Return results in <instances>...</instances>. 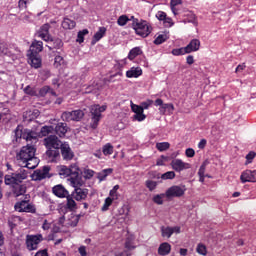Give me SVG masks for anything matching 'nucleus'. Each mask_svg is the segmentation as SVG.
Listing matches in <instances>:
<instances>
[{
    "label": "nucleus",
    "mask_w": 256,
    "mask_h": 256,
    "mask_svg": "<svg viewBox=\"0 0 256 256\" xmlns=\"http://www.w3.org/2000/svg\"><path fill=\"white\" fill-rule=\"evenodd\" d=\"M68 181H70V185L74 187V189L81 188L83 185H85V181H83L81 174L77 176H70Z\"/></svg>",
    "instance_id": "obj_17"
},
{
    "label": "nucleus",
    "mask_w": 256,
    "mask_h": 256,
    "mask_svg": "<svg viewBox=\"0 0 256 256\" xmlns=\"http://www.w3.org/2000/svg\"><path fill=\"white\" fill-rule=\"evenodd\" d=\"M173 233H176V235H179V233H181V227H179V226H175V227L162 226L161 227L162 237H166L167 239H170V237H171V235H173Z\"/></svg>",
    "instance_id": "obj_13"
},
{
    "label": "nucleus",
    "mask_w": 256,
    "mask_h": 256,
    "mask_svg": "<svg viewBox=\"0 0 256 256\" xmlns=\"http://www.w3.org/2000/svg\"><path fill=\"white\" fill-rule=\"evenodd\" d=\"M85 117V112L83 110H73L71 112L66 111L61 115L62 121L70 122V121H81L82 118Z\"/></svg>",
    "instance_id": "obj_5"
},
{
    "label": "nucleus",
    "mask_w": 256,
    "mask_h": 256,
    "mask_svg": "<svg viewBox=\"0 0 256 256\" xmlns=\"http://www.w3.org/2000/svg\"><path fill=\"white\" fill-rule=\"evenodd\" d=\"M76 25L77 23L69 18H64V20L62 21L63 29H75Z\"/></svg>",
    "instance_id": "obj_30"
},
{
    "label": "nucleus",
    "mask_w": 256,
    "mask_h": 256,
    "mask_svg": "<svg viewBox=\"0 0 256 256\" xmlns=\"http://www.w3.org/2000/svg\"><path fill=\"white\" fill-rule=\"evenodd\" d=\"M196 251L199 255H207V247L203 244H198Z\"/></svg>",
    "instance_id": "obj_48"
},
{
    "label": "nucleus",
    "mask_w": 256,
    "mask_h": 256,
    "mask_svg": "<svg viewBox=\"0 0 256 256\" xmlns=\"http://www.w3.org/2000/svg\"><path fill=\"white\" fill-rule=\"evenodd\" d=\"M117 23L120 27H124V25L129 23V17H127V15H122L118 18Z\"/></svg>",
    "instance_id": "obj_42"
},
{
    "label": "nucleus",
    "mask_w": 256,
    "mask_h": 256,
    "mask_svg": "<svg viewBox=\"0 0 256 256\" xmlns=\"http://www.w3.org/2000/svg\"><path fill=\"white\" fill-rule=\"evenodd\" d=\"M169 39V33L164 32L163 34H160L156 37L154 40V45H161L162 43H165Z\"/></svg>",
    "instance_id": "obj_31"
},
{
    "label": "nucleus",
    "mask_w": 256,
    "mask_h": 256,
    "mask_svg": "<svg viewBox=\"0 0 256 256\" xmlns=\"http://www.w3.org/2000/svg\"><path fill=\"white\" fill-rule=\"evenodd\" d=\"M107 109V106H99V105H93L90 108L91 113V123L90 127L92 129H97V126L99 125V121H101V113Z\"/></svg>",
    "instance_id": "obj_4"
},
{
    "label": "nucleus",
    "mask_w": 256,
    "mask_h": 256,
    "mask_svg": "<svg viewBox=\"0 0 256 256\" xmlns=\"http://www.w3.org/2000/svg\"><path fill=\"white\" fill-rule=\"evenodd\" d=\"M42 51H43V42L36 40L31 44L30 50L28 51V53L39 55V53H41Z\"/></svg>",
    "instance_id": "obj_23"
},
{
    "label": "nucleus",
    "mask_w": 256,
    "mask_h": 256,
    "mask_svg": "<svg viewBox=\"0 0 256 256\" xmlns=\"http://www.w3.org/2000/svg\"><path fill=\"white\" fill-rule=\"evenodd\" d=\"M44 145L48 149H60L63 142L55 135H50L44 139Z\"/></svg>",
    "instance_id": "obj_8"
},
{
    "label": "nucleus",
    "mask_w": 256,
    "mask_h": 256,
    "mask_svg": "<svg viewBox=\"0 0 256 256\" xmlns=\"http://www.w3.org/2000/svg\"><path fill=\"white\" fill-rule=\"evenodd\" d=\"M241 183H256V170H245L240 176Z\"/></svg>",
    "instance_id": "obj_10"
},
{
    "label": "nucleus",
    "mask_w": 256,
    "mask_h": 256,
    "mask_svg": "<svg viewBox=\"0 0 256 256\" xmlns=\"http://www.w3.org/2000/svg\"><path fill=\"white\" fill-rule=\"evenodd\" d=\"M163 197H165V194H158L153 197L154 203L157 205H163Z\"/></svg>",
    "instance_id": "obj_50"
},
{
    "label": "nucleus",
    "mask_w": 256,
    "mask_h": 256,
    "mask_svg": "<svg viewBox=\"0 0 256 256\" xmlns=\"http://www.w3.org/2000/svg\"><path fill=\"white\" fill-rule=\"evenodd\" d=\"M153 105V100H147L146 102H142L140 107L142 108V111H145V109H149Z\"/></svg>",
    "instance_id": "obj_53"
},
{
    "label": "nucleus",
    "mask_w": 256,
    "mask_h": 256,
    "mask_svg": "<svg viewBox=\"0 0 256 256\" xmlns=\"http://www.w3.org/2000/svg\"><path fill=\"white\" fill-rule=\"evenodd\" d=\"M59 149L60 148H48L46 151V157H48V161L53 163L57 157H59Z\"/></svg>",
    "instance_id": "obj_24"
},
{
    "label": "nucleus",
    "mask_w": 256,
    "mask_h": 256,
    "mask_svg": "<svg viewBox=\"0 0 256 256\" xmlns=\"http://www.w3.org/2000/svg\"><path fill=\"white\" fill-rule=\"evenodd\" d=\"M146 187L147 189H149V191H155V189L157 188V182L152 180H147Z\"/></svg>",
    "instance_id": "obj_46"
},
{
    "label": "nucleus",
    "mask_w": 256,
    "mask_h": 256,
    "mask_svg": "<svg viewBox=\"0 0 256 256\" xmlns=\"http://www.w3.org/2000/svg\"><path fill=\"white\" fill-rule=\"evenodd\" d=\"M156 17L159 21H164V19L167 18V14L163 11H159L157 12Z\"/></svg>",
    "instance_id": "obj_58"
},
{
    "label": "nucleus",
    "mask_w": 256,
    "mask_h": 256,
    "mask_svg": "<svg viewBox=\"0 0 256 256\" xmlns=\"http://www.w3.org/2000/svg\"><path fill=\"white\" fill-rule=\"evenodd\" d=\"M134 119L136 121H145V119H147V116L143 113V112H137L135 115H134Z\"/></svg>",
    "instance_id": "obj_51"
},
{
    "label": "nucleus",
    "mask_w": 256,
    "mask_h": 256,
    "mask_svg": "<svg viewBox=\"0 0 256 256\" xmlns=\"http://www.w3.org/2000/svg\"><path fill=\"white\" fill-rule=\"evenodd\" d=\"M43 241V236L39 235H27L26 236V247L28 251H35L39 244Z\"/></svg>",
    "instance_id": "obj_7"
},
{
    "label": "nucleus",
    "mask_w": 256,
    "mask_h": 256,
    "mask_svg": "<svg viewBox=\"0 0 256 256\" xmlns=\"http://www.w3.org/2000/svg\"><path fill=\"white\" fill-rule=\"evenodd\" d=\"M67 198V207L70 209V211H74V209H77V203L75 200H73V197L69 196V194L66 196Z\"/></svg>",
    "instance_id": "obj_35"
},
{
    "label": "nucleus",
    "mask_w": 256,
    "mask_h": 256,
    "mask_svg": "<svg viewBox=\"0 0 256 256\" xmlns=\"http://www.w3.org/2000/svg\"><path fill=\"white\" fill-rule=\"evenodd\" d=\"M187 17L188 18L184 19V23H193L194 27H197V25H199L197 22V16H195V14L189 13Z\"/></svg>",
    "instance_id": "obj_37"
},
{
    "label": "nucleus",
    "mask_w": 256,
    "mask_h": 256,
    "mask_svg": "<svg viewBox=\"0 0 256 256\" xmlns=\"http://www.w3.org/2000/svg\"><path fill=\"white\" fill-rule=\"evenodd\" d=\"M50 91H51V87L44 86L42 89H40L41 97H45V95L49 94Z\"/></svg>",
    "instance_id": "obj_57"
},
{
    "label": "nucleus",
    "mask_w": 256,
    "mask_h": 256,
    "mask_svg": "<svg viewBox=\"0 0 256 256\" xmlns=\"http://www.w3.org/2000/svg\"><path fill=\"white\" fill-rule=\"evenodd\" d=\"M185 191V186H171L167 189L165 195L168 199H171V197H183Z\"/></svg>",
    "instance_id": "obj_9"
},
{
    "label": "nucleus",
    "mask_w": 256,
    "mask_h": 256,
    "mask_svg": "<svg viewBox=\"0 0 256 256\" xmlns=\"http://www.w3.org/2000/svg\"><path fill=\"white\" fill-rule=\"evenodd\" d=\"M94 173L95 172L93 170H89V169L84 170L85 179H91V177H93Z\"/></svg>",
    "instance_id": "obj_59"
},
{
    "label": "nucleus",
    "mask_w": 256,
    "mask_h": 256,
    "mask_svg": "<svg viewBox=\"0 0 256 256\" xmlns=\"http://www.w3.org/2000/svg\"><path fill=\"white\" fill-rule=\"evenodd\" d=\"M171 253V244L163 242L158 248V255L165 256Z\"/></svg>",
    "instance_id": "obj_26"
},
{
    "label": "nucleus",
    "mask_w": 256,
    "mask_h": 256,
    "mask_svg": "<svg viewBox=\"0 0 256 256\" xmlns=\"http://www.w3.org/2000/svg\"><path fill=\"white\" fill-rule=\"evenodd\" d=\"M52 191L56 197L65 198L69 195V191L61 184H58L52 188Z\"/></svg>",
    "instance_id": "obj_19"
},
{
    "label": "nucleus",
    "mask_w": 256,
    "mask_h": 256,
    "mask_svg": "<svg viewBox=\"0 0 256 256\" xmlns=\"http://www.w3.org/2000/svg\"><path fill=\"white\" fill-rule=\"evenodd\" d=\"M3 55H11V52H9V49H7V46H5V44H0V56Z\"/></svg>",
    "instance_id": "obj_52"
},
{
    "label": "nucleus",
    "mask_w": 256,
    "mask_h": 256,
    "mask_svg": "<svg viewBox=\"0 0 256 256\" xmlns=\"http://www.w3.org/2000/svg\"><path fill=\"white\" fill-rule=\"evenodd\" d=\"M185 155L186 157H195V150H193V148H188L185 151Z\"/></svg>",
    "instance_id": "obj_62"
},
{
    "label": "nucleus",
    "mask_w": 256,
    "mask_h": 256,
    "mask_svg": "<svg viewBox=\"0 0 256 256\" xmlns=\"http://www.w3.org/2000/svg\"><path fill=\"white\" fill-rule=\"evenodd\" d=\"M87 195H89V190L83 188H75L72 192V197L76 201H83L87 199Z\"/></svg>",
    "instance_id": "obj_14"
},
{
    "label": "nucleus",
    "mask_w": 256,
    "mask_h": 256,
    "mask_svg": "<svg viewBox=\"0 0 256 256\" xmlns=\"http://www.w3.org/2000/svg\"><path fill=\"white\" fill-rule=\"evenodd\" d=\"M256 157V153L251 151L246 155V163L245 165H249V163H253V160Z\"/></svg>",
    "instance_id": "obj_47"
},
{
    "label": "nucleus",
    "mask_w": 256,
    "mask_h": 256,
    "mask_svg": "<svg viewBox=\"0 0 256 256\" xmlns=\"http://www.w3.org/2000/svg\"><path fill=\"white\" fill-rule=\"evenodd\" d=\"M207 167V161L203 162L202 165L199 168L198 175L199 176H205V169Z\"/></svg>",
    "instance_id": "obj_56"
},
{
    "label": "nucleus",
    "mask_w": 256,
    "mask_h": 256,
    "mask_svg": "<svg viewBox=\"0 0 256 256\" xmlns=\"http://www.w3.org/2000/svg\"><path fill=\"white\" fill-rule=\"evenodd\" d=\"M27 57L31 67L34 69H39L41 67V56H39V54L28 53Z\"/></svg>",
    "instance_id": "obj_15"
},
{
    "label": "nucleus",
    "mask_w": 256,
    "mask_h": 256,
    "mask_svg": "<svg viewBox=\"0 0 256 256\" xmlns=\"http://www.w3.org/2000/svg\"><path fill=\"white\" fill-rule=\"evenodd\" d=\"M85 35H89V30H87V29H84V30H82V31H79L78 32V38H77V42L78 43H83V41H85V39H84V37H85Z\"/></svg>",
    "instance_id": "obj_41"
},
{
    "label": "nucleus",
    "mask_w": 256,
    "mask_h": 256,
    "mask_svg": "<svg viewBox=\"0 0 256 256\" xmlns=\"http://www.w3.org/2000/svg\"><path fill=\"white\" fill-rule=\"evenodd\" d=\"M72 223H68L67 225H70V227H77V223H79V218L77 216H72Z\"/></svg>",
    "instance_id": "obj_60"
},
{
    "label": "nucleus",
    "mask_w": 256,
    "mask_h": 256,
    "mask_svg": "<svg viewBox=\"0 0 256 256\" xmlns=\"http://www.w3.org/2000/svg\"><path fill=\"white\" fill-rule=\"evenodd\" d=\"M49 29H51V26L49 24H44L38 31V37H41L43 41H51V35H49Z\"/></svg>",
    "instance_id": "obj_18"
},
{
    "label": "nucleus",
    "mask_w": 256,
    "mask_h": 256,
    "mask_svg": "<svg viewBox=\"0 0 256 256\" xmlns=\"http://www.w3.org/2000/svg\"><path fill=\"white\" fill-rule=\"evenodd\" d=\"M65 60L62 56H56L54 59V66L55 67H61V65H64Z\"/></svg>",
    "instance_id": "obj_49"
},
{
    "label": "nucleus",
    "mask_w": 256,
    "mask_h": 256,
    "mask_svg": "<svg viewBox=\"0 0 256 256\" xmlns=\"http://www.w3.org/2000/svg\"><path fill=\"white\" fill-rule=\"evenodd\" d=\"M156 179H163V180H167V179H175V173L173 171H168L164 174L161 175H157Z\"/></svg>",
    "instance_id": "obj_36"
},
{
    "label": "nucleus",
    "mask_w": 256,
    "mask_h": 256,
    "mask_svg": "<svg viewBox=\"0 0 256 256\" xmlns=\"http://www.w3.org/2000/svg\"><path fill=\"white\" fill-rule=\"evenodd\" d=\"M24 92L26 93V95H35V90L33 88H31L30 86H27L24 89Z\"/></svg>",
    "instance_id": "obj_63"
},
{
    "label": "nucleus",
    "mask_w": 256,
    "mask_h": 256,
    "mask_svg": "<svg viewBox=\"0 0 256 256\" xmlns=\"http://www.w3.org/2000/svg\"><path fill=\"white\" fill-rule=\"evenodd\" d=\"M35 256H49V253L47 252V249L38 251Z\"/></svg>",
    "instance_id": "obj_64"
},
{
    "label": "nucleus",
    "mask_w": 256,
    "mask_h": 256,
    "mask_svg": "<svg viewBox=\"0 0 256 256\" xmlns=\"http://www.w3.org/2000/svg\"><path fill=\"white\" fill-rule=\"evenodd\" d=\"M131 109L135 114L143 112V108H141L139 105L133 104V102H131Z\"/></svg>",
    "instance_id": "obj_55"
},
{
    "label": "nucleus",
    "mask_w": 256,
    "mask_h": 256,
    "mask_svg": "<svg viewBox=\"0 0 256 256\" xmlns=\"http://www.w3.org/2000/svg\"><path fill=\"white\" fill-rule=\"evenodd\" d=\"M68 129L67 123L60 122L55 126L54 131L58 137H65Z\"/></svg>",
    "instance_id": "obj_20"
},
{
    "label": "nucleus",
    "mask_w": 256,
    "mask_h": 256,
    "mask_svg": "<svg viewBox=\"0 0 256 256\" xmlns=\"http://www.w3.org/2000/svg\"><path fill=\"white\" fill-rule=\"evenodd\" d=\"M62 157L65 161H71L73 159L74 154L73 151H71V147H69V144L63 143L62 146H60Z\"/></svg>",
    "instance_id": "obj_16"
},
{
    "label": "nucleus",
    "mask_w": 256,
    "mask_h": 256,
    "mask_svg": "<svg viewBox=\"0 0 256 256\" xmlns=\"http://www.w3.org/2000/svg\"><path fill=\"white\" fill-rule=\"evenodd\" d=\"M14 209L19 213H35L37 211L35 205L29 203V200H22L17 202L14 206Z\"/></svg>",
    "instance_id": "obj_6"
},
{
    "label": "nucleus",
    "mask_w": 256,
    "mask_h": 256,
    "mask_svg": "<svg viewBox=\"0 0 256 256\" xmlns=\"http://www.w3.org/2000/svg\"><path fill=\"white\" fill-rule=\"evenodd\" d=\"M132 19V27L135 30L136 35H139L140 37H149V35H151L153 28L148 24L147 21L139 20L133 16Z\"/></svg>",
    "instance_id": "obj_2"
},
{
    "label": "nucleus",
    "mask_w": 256,
    "mask_h": 256,
    "mask_svg": "<svg viewBox=\"0 0 256 256\" xmlns=\"http://www.w3.org/2000/svg\"><path fill=\"white\" fill-rule=\"evenodd\" d=\"M68 168L70 171V177L81 175V169H79V166L77 164H71Z\"/></svg>",
    "instance_id": "obj_33"
},
{
    "label": "nucleus",
    "mask_w": 256,
    "mask_h": 256,
    "mask_svg": "<svg viewBox=\"0 0 256 256\" xmlns=\"http://www.w3.org/2000/svg\"><path fill=\"white\" fill-rule=\"evenodd\" d=\"M105 33H107L106 27H100L99 31L94 34V40H92V45H95L97 41H101L103 37L105 36Z\"/></svg>",
    "instance_id": "obj_27"
},
{
    "label": "nucleus",
    "mask_w": 256,
    "mask_h": 256,
    "mask_svg": "<svg viewBox=\"0 0 256 256\" xmlns=\"http://www.w3.org/2000/svg\"><path fill=\"white\" fill-rule=\"evenodd\" d=\"M163 21L165 27H173V19L166 17Z\"/></svg>",
    "instance_id": "obj_61"
},
{
    "label": "nucleus",
    "mask_w": 256,
    "mask_h": 256,
    "mask_svg": "<svg viewBox=\"0 0 256 256\" xmlns=\"http://www.w3.org/2000/svg\"><path fill=\"white\" fill-rule=\"evenodd\" d=\"M117 191H119V185H115L113 189L110 190V193H109L110 197L108 198H111L112 201H116V199H119V194L117 193Z\"/></svg>",
    "instance_id": "obj_38"
},
{
    "label": "nucleus",
    "mask_w": 256,
    "mask_h": 256,
    "mask_svg": "<svg viewBox=\"0 0 256 256\" xmlns=\"http://www.w3.org/2000/svg\"><path fill=\"white\" fill-rule=\"evenodd\" d=\"M141 53H142L141 48L135 47L132 50H130V52L128 54V59H130V61H133V59H135V57L141 55Z\"/></svg>",
    "instance_id": "obj_34"
},
{
    "label": "nucleus",
    "mask_w": 256,
    "mask_h": 256,
    "mask_svg": "<svg viewBox=\"0 0 256 256\" xmlns=\"http://www.w3.org/2000/svg\"><path fill=\"white\" fill-rule=\"evenodd\" d=\"M14 193L16 194V197H19L20 195H25L27 191V187L23 184H12Z\"/></svg>",
    "instance_id": "obj_29"
},
{
    "label": "nucleus",
    "mask_w": 256,
    "mask_h": 256,
    "mask_svg": "<svg viewBox=\"0 0 256 256\" xmlns=\"http://www.w3.org/2000/svg\"><path fill=\"white\" fill-rule=\"evenodd\" d=\"M37 149L33 145H26L17 153L16 159L20 167L35 169L39 165V158L35 156Z\"/></svg>",
    "instance_id": "obj_1"
},
{
    "label": "nucleus",
    "mask_w": 256,
    "mask_h": 256,
    "mask_svg": "<svg viewBox=\"0 0 256 256\" xmlns=\"http://www.w3.org/2000/svg\"><path fill=\"white\" fill-rule=\"evenodd\" d=\"M28 175L29 172L25 170V167L21 166V168L15 173H12L11 175H6L4 181L6 185H17L25 181Z\"/></svg>",
    "instance_id": "obj_3"
},
{
    "label": "nucleus",
    "mask_w": 256,
    "mask_h": 256,
    "mask_svg": "<svg viewBox=\"0 0 256 256\" xmlns=\"http://www.w3.org/2000/svg\"><path fill=\"white\" fill-rule=\"evenodd\" d=\"M187 54V48L182 47V48H176L172 50V55H185Z\"/></svg>",
    "instance_id": "obj_45"
},
{
    "label": "nucleus",
    "mask_w": 256,
    "mask_h": 256,
    "mask_svg": "<svg viewBox=\"0 0 256 256\" xmlns=\"http://www.w3.org/2000/svg\"><path fill=\"white\" fill-rule=\"evenodd\" d=\"M171 167L174 171L181 173V171L191 169V164H189L187 162H183V160H181V159H175L171 162Z\"/></svg>",
    "instance_id": "obj_11"
},
{
    "label": "nucleus",
    "mask_w": 256,
    "mask_h": 256,
    "mask_svg": "<svg viewBox=\"0 0 256 256\" xmlns=\"http://www.w3.org/2000/svg\"><path fill=\"white\" fill-rule=\"evenodd\" d=\"M53 129V126H44L41 128V135H43V137H47L49 133H53Z\"/></svg>",
    "instance_id": "obj_44"
},
{
    "label": "nucleus",
    "mask_w": 256,
    "mask_h": 256,
    "mask_svg": "<svg viewBox=\"0 0 256 256\" xmlns=\"http://www.w3.org/2000/svg\"><path fill=\"white\" fill-rule=\"evenodd\" d=\"M14 135L16 141H19V139H25V129H23V126H18L14 131Z\"/></svg>",
    "instance_id": "obj_32"
},
{
    "label": "nucleus",
    "mask_w": 256,
    "mask_h": 256,
    "mask_svg": "<svg viewBox=\"0 0 256 256\" xmlns=\"http://www.w3.org/2000/svg\"><path fill=\"white\" fill-rule=\"evenodd\" d=\"M57 172L60 177L66 178L71 177V170H69V167L65 165H61L57 167Z\"/></svg>",
    "instance_id": "obj_28"
},
{
    "label": "nucleus",
    "mask_w": 256,
    "mask_h": 256,
    "mask_svg": "<svg viewBox=\"0 0 256 256\" xmlns=\"http://www.w3.org/2000/svg\"><path fill=\"white\" fill-rule=\"evenodd\" d=\"M49 171H51V168H49V166H44L42 170L34 171L32 179L34 181H43V179H47V177H50Z\"/></svg>",
    "instance_id": "obj_12"
},
{
    "label": "nucleus",
    "mask_w": 256,
    "mask_h": 256,
    "mask_svg": "<svg viewBox=\"0 0 256 256\" xmlns=\"http://www.w3.org/2000/svg\"><path fill=\"white\" fill-rule=\"evenodd\" d=\"M98 89H99V84L95 83L87 88L86 93H93V92L95 93L96 91H98Z\"/></svg>",
    "instance_id": "obj_54"
},
{
    "label": "nucleus",
    "mask_w": 256,
    "mask_h": 256,
    "mask_svg": "<svg viewBox=\"0 0 256 256\" xmlns=\"http://www.w3.org/2000/svg\"><path fill=\"white\" fill-rule=\"evenodd\" d=\"M141 75H143V70L139 67H132L130 70H128L126 72V77H128L129 79L131 78H137V77H141Z\"/></svg>",
    "instance_id": "obj_25"
},
{
    "label": "nucleus",
    "mask_w": 256,
    "mask_h": 256,
    "mask_svg": "<svg viewBox=\"0 0 256 256\" xmlns=\"http://www.w3.org/2000/svg\"><path fill=\"white\" fill-rule=\"evenodd\" d=\"M169 147H171V144H169V142H160L156 144V149H158V151H167Z\"/></svg>",
    "instance_id": "obj_40"
},
{
    "label": "nucleus",
    "mask_w": 256,
    "mask_h": 256,
    "mask_svg": "<svg viewBox=\"0 0 256 256\" xmlns=\"http://www.w3.org/2000/svg\"><path fill=\"white\" fill-rule=\"evenodd\" d=\"M24 139L25 141L36 143L37 139H39V134L33 130L24 129Z\"/></svg>",
    "instance_id": "obj_21"
},
{
    "label": "nucleus",
    "mask_w": 256,
    "mask_h": 256,
    "mask_svg": "<svg viewBox=\"0 0 256 256\" xmlns=\"http://www.w3.org/2000/svg\"><path fill=\"white\" fill-rule=\"evenodd\" d=\"M103 155H113V145L111 143H107L102 147Z\"/></svg>",
    "instance_id": "obj_39"
},
{
    "label": "nucleus",
    "mask_w": 256,
    "mask_h": 256,
    "mask_svg": "<svg viewBox=\"0 0 256 256\" xmlns=\"http://www.w3.org/2000/svg\"><path fill=\"white\" fill-rule=\"evenodd\" d=\"M111 205H113V199L107 197L104 201V204H103L101 210L109 211V207H111Z\"/></svg>",
    "instance_id": "obj_43"
},
{
    "label": "nucleus",
    "mask_w": 256,
    "mask_h": 256,
    "mask_svg": "<svg viewBox=\"0 0 256 256\" xmlns=\"http://www.w3.org/2000/svg\"><path fill=\"white\" fill-rule=\"evenodd\" d=\"M200 48H201V41H199V39H193L186 46V51L187 53H193L194 51H199Z\"/></svg>",
    "instance_id": "obj_22"
}]
</instances>
